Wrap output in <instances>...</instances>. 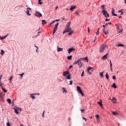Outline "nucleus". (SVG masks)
<instances>
[{"label": "nucleus", "mask_w": 126, "mask_h": 126, "mask_svg": "<svg viewBox=\"0 0 126 126\" xmlns=\"http://www.w3.org/2000/svg\"><path fill=\"white\" fill-rule=\"evenodd\" d=\"M98 104H99V105L100 106H101L102 107V106H103V104H102V100H100V101H98L97 102Z\"/></svg>", "instance_id": "25"}, {"label": "nucleus", "mask_w": 126, "mask_h": 126, "mask_svg": "<svg viewBox=\"0 0 126 126\" xmlns=\"http://www.w3.org/2000/svg\"><path fill=\"white\" fill-rule=\"evenodd\" d=\"M111 13H112V15H113L114 16H118V15L115 14V9H114L113 8H112Z\"/></svg>", "instance_id": "10"}, {"label": "nucleus", "mask_w": 126, "mask_h": 126, "mask_svg": "<svg viewBox=\"0 0 126 126\" xmlns=\"http://www.w3.org/2000/svg\"><path fill=\"white\" fill-rule=\"evenodd\" d=\"M7 102H8L9 104H11V100H10V99H8Z\"/></svg>", "instance_id": "32"}, {"label": "nucleus", "mask_w": 126, "mask_h": 126, "mask_svg": "<svg viewBox=\"0 0 126 126\" xmlns=\"http://www.w3.org/2000/svg\"><path fill=\"white\" fill-rule=\"evenodd\" d=\"M110 69H111V71H113V68H112V67H110Z\"/></svg>", "instance_id": "64"}, {"label": "nucleus", "mask_w": 126, "mask_h": 126, "mask_svg": "<svg viewBox=\"0 0 126 126\" xmlns=\"http://www.w3.org/2000/svg\"><path fill=\"white\" fill-rule=\"evenodd\" d=\"M108 24H109V25H112V23L109 22V23H108Z\"/></svg>", "instance_id": "62"}, {"label": "nucleus", "mask_w": 126, "mask_h": 126, "mask_svg": "<svg viewBox=\"0 0 126 126\" xmlns=\"http://www.w3.org/2000/svg\"><path fill=\"white\" fill-rule=\"evenodd\" d=\"M2 78V75H0V79Z\"/></svg>", "instance_id": "55"}, {"label": "nucleus", "mask_w": 126, "mask_h": 126, "mask_svg": "<svg viewBox=\"0 0 126 126\" xmlns=\"http://www.w3.org/2000/svg\"><path fill=\"white\" fill-rule=\"evenodd\" d=\"M105 49H106V45L103 44V45H101V46H100V49L99 52H100V53H102V52H104V50Z\"/></svg>", "instance_id": "4"}, {"label": "nucleus", "mask_w": 126, "mask_h": 126, "mask_svg": "<svg viewBox=\"0 0 126 126\" xmlns=\"http://www.w3.org/2000/svg\"><path fill=\"white\" fill-rule=\"evenodd\" d=\"M117 47H125V45L124 44H119Z\"/></svg>", "instance_id": "31"}, {"label": "nucleus", "mask_w": 126, "mask_h": 126, "mask_svg": "<svg viewBox=\"0 0 126 126\" xmlns=\"http://www.w3.org/2000/svg\"><path fill=\"white\" fill-rule=\"evenodd\" d=\"M6 37H7V34L5 36H3L1 38H0V40H3V39H5V38H6Z\"/></svg>", "instance_id": "29"}, {"label": "nucleus", "mask_w": 126, "mask_h": 126, "mask_svg": "<svg viewBox=\"0 0 126 126\" xmlns=\"http://www.w3.org/2000/svg\"><path fill=\"white\" fill-rule=\"evenodd\" d=\"M81 76L82 77H83V76H84V71H83L82 73V74H81Z\"/></svg>", "instance_id": "44"}, {"label": "nucleus", "mask_w": 126, "mask_h": 126, "mask_svg": "<svg viewBox=\"0 0 126 126\" xmlns=\"http://www.w3.org/2000/svg\"><path fill=\"white\" fill-rule=\"evenodd\" d=\"M96 35H99V32L97 31V32H96Z\"/></svg>", "instance_id": "54"}, {"label": "nucleus", "mask_w": 126, "mask_h": 126, "mask_svg": "<svg viewBox=\"0 0 126 126\" xmlns=\"http://www.w3.org/2000/svg\"><path fill=\"white\" fill-rule=\"evenodd\" d=\"M3 54H4V51L1 50V53H0V55H3Z\"/></svg>", "instance_id": "38"}, {"label": "nucleus", "mask_w": 126, "mask_h": 126, "mask_svg": "<svg viewBox=\"0 0 126 126\" xmlns=\"http://www.w3.org/2000/svg\"><path fill=\"white\" fill-rule=\"evenodd\" d=\"M35 16H37V17H42V14H41L40 12H36L35 13Z\"/></svg>", "instance_id": "9"}, {"label": "nucleus", "mask_w": 126, "mask_h": 126, "mask_svg": "<svg viewBox=\"0 0 126 126\" xmlns=\"http://www.w3.org/2000/svg\"><path fill=\"white\" fill-rule=\"evenodd\" d=\"M101 7L102 9V12L103 14V15L106 17V18H108L109 17L110 15L107 12V11L105 10V5H102L101 6Z\"/></svg>", "instance_id": "1"}, {"label": "nucleus", "mask_w": 126, "mask_h": 126, "mask_svg": "<svg viewBox=\"0 0 126 126\" xmlns=\"http://www.w3.org/2000/svg\"><path fill=\"white\" fill-rule=\"evenodd\" d=\"M108 56V54H106L105 55L103 56L102 57L103 60H107V56Z\"/></svg>", "instance_id": "18"}, {"label": "nucleus", "mask_w": 126, "mask_h": 126, "mask_svg": "<svg viewBox=\"0 0 126 126\" xmlns=\"http://www.w3.org/2000/svg\"><path fill=\"white\" fill-rule=\"evenodd\" d=\"M32 95H40V93L33 94Z\"/></svg>", "instance_id": "50"}, {"label": "nucleus", "mask_w": 126, "mask_h": 126, "mask_svg": "<svg viewBox=\"0 0 126 126\" xmlns=\"http://www.w3.org/2000/svg\"><path fill=\"white\" fill-rule=\"evenodd\" d=\"M105 76L106 77V79H109V75H108V72L106 73Z\"/></svg>", "instance_id": "35"}, {"label": "nucleus", "mask_w": 126, "mask_h": 126, "mask_svg": "<svg viewBox=\"0 0 126 126\" xmlns=\"http://www.w3.org/2000/svg\"><path fill=\"white\" fill-rule=\"evenodd\" d=\"M103 33H104L105 35H108L109 34V32H108L105 31V28L103 30Z\"/></svg>", "instance_id": "19"}, {"label": "nucleus", "mask_w": 126, "mask_h": 126, "mask_svg": "<svg viewBox=\"0 0 126 126\" xmlns=\"http://www.w3.org/2000/svg\"><path fill=\"white\" fill-rule=\"evenodd\" d=\"M58 6L56 7V8H55L56 10H57V9H58Z\"/></svg>", "instance_id": "63"}, {"label": "nucleus", "mask_w": 126, "mask_h": 126, "mask_svg": "<svg viewBox=\"0 0 126 126\" xmlns=\"http://www.w3.org/2000/svg\"><path fill=\"white\" fill-rule=\"evenodd\" d=\"M110 67H112L113 64H112V62L111 61V60L110 61Z\"/></svg>", "instance_id": "43"}, {"label": "nucleus", "mask_w": 126, "mask_h": 126, "mask_svg": "<svg viewBox=\"0 0 126 126\" xmlns=\"http://www.w3.org/2000/svg\"><path fill=\"white\" fill-rule=\"evenodd\" d=\"M39 2V4H42V2H41V1H38Z\"/></svg>", "instance_id": "58"}, {"label": "nucleus", "mask_w": 126, "mask_h": 126, "mask_svg": "<svg viewBox=\"0 0 126 126\" xmlns=\"http://www.w3.org/2000/svg\"><path fill=\"white\" fill-rule=\"evenodd\" d=\"M19 75L21 76V77H22V76H23L24 75V73H22L21 74H19Z\"/></svg>", "instance_id": "45"}, {"label": "nucleus", "mask_w": 126, "mask_h": 126, "mask_svg": "<svg viewBox=\"0 0 126 126\" xmlns=\"http://www.w3.org/2000/svg\"><path fill=\"white\" fill-rule=\"evenodd\" d=\"M42 21V25H45L47 22H46V21L45 20H43L41 21Z\"/></svg>", "instance_id": "22"}, {"label": "nucleus", "mask_w": 126, "mask_h": 126, "mask_svg": "<svg viewBox=\"0 0 126 126\" xmlns=\"http://www.w3.org/2000/svg\"><path fill=\"white\" fill-rule=\"evenodd\" d=\"M103 73H104V71L103 72L99 73V74L101 77H103V76H104Z\"/></svg>", "instance_id": "27"}, {"label": "nucleus", "mask_w": 126, "mask_h": 126, "mask_svg": "<svg viewBox=\"0 0 126 126\" xmlns=\"http://www.w3.org/2000/svg\"><path fill=\"white\" fill-rule=\"evenodd\" d=\"M35 48H37L36 50V52L37 53H38V49H39V48H38V47H37V46H35Z\"/></svg>", "instance_id": "48"}, {"label": "nucleus", "mask_w": 126, "mask_h": 126, "mask_svg": "<svg viewBox=\"0 0 126 126\" xmlns=\"http://www.w3.org/2000/svg\"><path fill=\"white\" fill-rule=\"evenodd\" d=\"M66 79H71L70 78V75H68L67 76H66Z\"/></svg>", "instance_id": "33"}, {"label": "nucleus", "mask_w": 126, "mask_h": 126, "mask_svg": "<svg viewBox=\"0 0 126 126\" xmlns=\"http://www.w3.org/2000/svg\"><path fill=\"white\" fill-rule=\"evenodd\" d=\"M29 11H31V8H29V7H28L27 8V12H26V13H27V14H28V15H31V14H30L29 13Z\"/></svg>", "instance_id": "8"}, {"label": "nucleus", "mask_w": 126, "mask_h": 126, "mask_svg": "<svg viewBox=\"0 0 126 126\" xmlns=\"http://www.w3.org/2000/svg\"><path fill=\"white\" fill-rule=\"evenodd\" d=\"M0 87H2V83L0 82Z\"/></svg>", "instance_id": "49"}, {"label": "nucleus", "mask_w": 126, "mask_h": 126, "mask_svg": "<svg viewBox=\"0 0 126 126\" xmlns=\"http://www.w3.org/2000/svg\"><path fill=\"white\" fill-rule=\"evenodd\" d=\"M118 12H121V15H123V14L124 13V9H121L120 10L118 11Z\"/></svg>", "instance_id": "23"}, {"label": "nucleus", "mask_w": 126, "mask_h": 126, "mask_svg": "<svg viewBox=\"0 0 126 126\" xmlns=\"http://www.w3.org/2000/svg\"><path fill=\"white\" fill-rule=\"evenodd\" d=\"M95 118H96V120H97V122H99V115H95Z\"/></svg>", "instance_id": "30"}, {"label": "nucleus", "mask_w": 126, "mask_h": 126, "mask_svg": "<svg viewBox=\"0 0 126 126\" xmlns=\"http://www.w3.org/2000/svg\"><path fill=\"white\" fill-rule=\"evenodd\" d=\"M73 51H75V49H74L73 48H69L68 50V53L70 54V53H71V52H73Z\"/></svg>", "instance_id": "11"}, {"label": "nucleus", "mask_w": 126, "mask_h": 126, "mask_svg": "<svg viewBox=\"0 0 126 126\" xmlns=\"http://www.w3.org/2000/svg\"><path fill=\"white\" fill-rule=\"evenodd\" d=\"M75 8H76V6H71V7L70 8V9L69 10H71V11H73V10H74V9H75Z\"/></svg>", "instance_id": "14"}, {"label": "nucleus", "mask_w": 126, "mask_h": 126, "mask_svg": "<svg viewBox=\"0 0 126 126\" xmlns=\"http://www.w3.org/2000/svg\"><path fill=\"white\" fill-rule=\"evenodd\" d=\"M62 89L63 90V93H67V91H66V89L64 88H62Z\"/></svg>", "instance_id": "21"}, {"label": "nucleus", "mask_w": 126, "mask_h": 126, "mask_svg": "<svg viewBox=\"0 0 126 126\" xmlns=\"http://www.w3.org/2000/svg\"><path fill=\"white\" fill-rule=\"evenodd\" d=\"M113 115H114V116H116L117 115V112H115V111H113L112 112Z\"/></svg>", "instance_id": "40"}, {"label": "nucleus", "mask_w": 126, "mask_h": 126, "mask_svg": "<svg viewBox=\"0 0 126 126\" xmlns=\"http://www.w3.org/2000/svg\"><path fill=\"white\" fill-rule=\"evenodd\" d=\"M111 101H113V103H116L117 99H116L115 97H113L112 99H111Z\"/></svg>", "instance_id": "15"}, {"label": "nucleus", "mask_w": 126, "mask_h": 126, "mask_svg": "<svg viewBox=\"0 0 126 126\" xmlns=\"http://www.w3.org/2000/svg\"><path fill=\"white\" fill-rule=\"evenodd\" d=\"M67 60H72V56H69L67 57Z\"/></svg>", "instance_id": "26"}, {"label": "nucleus", "mask_w": 126, "mask_h": 126, "mask_svg": "<svg viewBox=\"0 0 126 126\" xmlns=\"http://www.w3.org/2000/svg\"><path fill=\"white\" fill-rule=\"evenodd\" d=\"M72 65H70V66H69V69L72 68Z\"/></svg>", "instance_id": "61"}, {"label": "nucleus", "mask_w": 126, "mask_h": 126, "mask_svg": "<svg viewBox=\"0 0 126 126\" xmlns=\"http://www.w3.org/2000/svg\"><path fill=\"white\" fill-rule=\"evenodd\" d=\"M58 26H59V23H57L55 25V27L54 28L53 34H55L56 33V32H57V30H58Z\"/></svg>", "instance_id": "6"}, {"label": "nucleus", "mask_w": 126, "mask_h": 126, "mask_svg": "<svg viewBox=\"0 0 126 126\" xmlns=\"http://www.w3.org/2000/svg\"><path fill=\"white\" fill-rule=\"evenodd\" d=\"M1 89L2 90H3V92H4V93H6V92H7V91L4 88H3V87H1Z\"/></svg>", "instance_id": "24"}, {"label": "nucleus", "mask_w": 126, "mask_h": 126, "mask_svg": "<svg viewBox=\"0 0 126 126\" xmlns=\"http://www.w3.org/2000/svg\"><path fill=\"white\" fill-rule=\"evenodd\" d=\"M74 13H75V14H77V15H79V14L78 12H75Z\"/></svg>", "instance_id": "51"}, {"label": "nucleus", "mask_w": 126, "mask_h": 126, "mask_svg": "<svg viewBox=\"0 0 126 126\" xmlns=\"http://www.w3.org/2000/svg\"><path fill=\"white\" fill-rule=\"evenodd\" d=\"M113 79H114V80H115V79H117V78H116V76L114 75L112 77Z\"/></svg>", "instance_id": "42"}, {"label": "nucleus", "mask_w": 126, "mask_h": 126, "mask_svg": "<svg viewBox=\"0 0 126 126\" xmlns=\"http://www.w3.org/2000/svg\"><path fill=\"white\" fill-rule=\"evenodd\" d=\"M68 73H69V72H68L67 71H64L63 72V76H66V75H67V74H68Z\"/></svg>", "instance_id": "13"}, {"label": "nucleus", "mask_w": 126, "mask_h": 126, "mask_svg": "<svg viewBox=\"0 0 126 126\" xmlns=\"http://www.w3.org/2000/svg\"><path fill=\"white\" fill-rule=\"evenodd\" d=\"M88 32H90V28L89 27L88 28Z\"/></svg>", "instance_id": "53"}, {"label": "nucleus", "mask_w": 126, "mask_h": 126, "mask_svg": "<svg viewBox=\"0 0 126 126\" xmlns=\"http://www.w3.org/2000/svg\"><path fill=\"white\" fill-rule=\"evenodd\" d=\"M66 27H70V22H69V23H68V24L66 25Z\"/></svg>", "instance_id": "41"}, {"label": "nucleus", "mask_w": 126, "mask_h": 126, "mask_svg": "<svg viewBox=\"0 0 126 126\" xmlns=\"http://www.w3.org/2000/svg\"><path fill=\"white\" fill-rule=\"evenodd\" d=\"M81 112H82V113H83V112H84V109H81Z\"/></svg>", "instance_id": "57"}, {"label": "nucleus", "mask_w": 126, "mask_h": 126, "mask_svg": "<svg viewBox=\"0 0 126 126\" xmlns=\"http://www.w3.org/2000/svg\"><path fill=\"white\" fill-rule=\"evenodd\" d=\"M31 97L32 99H35V96L33 95L32 94H31Z\"/></svg>", "instance_id": "37"}, {"label": "nucleus", "mask_w": 126, "mask_h": 126, "mask_svg": "<svg viewBox=\"0 0 126 126\" xmlns=\"http://www.w3.org/2000/svg\"><path fill=\"white\" fill-rule=\"evenodd\" d=\"M63 51V48H60V47H57V52H62Z\"/></svg>", "instance_id": "16"}, {"label": "nucleus", "mask_w": 126, "mask_h": 126, "mask_svg": "<svg viewBox=\"0 0 126 126\" xmlns=\"http://www.w3.org/2000/svg\"><path fill=\"white\" fill-rule=\"evenodd\" d=\"M54 21H55V22H56V21L57 22H58L60 21V19H57V20H54Z\"/></svg>", "instance_id": "52"}, {"label": "nucleus", "mask_w": 126, "mask_h": 126, "mask_svg": "<svg viewBox=\"0 0 126 126\" xmlns=\"http://www.w3.org/2000/svg\"><path fill=\"white\" fill-rule=\"evenodd\" d=\"M54 23H56V21H53L49 25L48 27H51L52 26V24H54Z\"/></svg>", "instance_id": "20"}, {"label": "nucleus", "mask_w": 126, "mask_h": 126, "mask_svg": "<svg viewBox=\"0 0 126 126\" xmlns=\"http://www.w3.org/2000/svg\"><path fill=\"white\" fill-rule=\"evenodd\" d=\"M77 91L81 94L82 96H84V94H83V92H82V90L80 88V87L77 86Z\"/></svg>", "instance_id": "3"}, {"label": "nucleus", "mask_w": 126, "mask_h": 126, "mask_svg": "<svg viewBox=\"0 0 126 126\" xmlns=\"http://www.w3.org/2000/svg\"><path fill=\"white\" fill-rule=\"evenodd\" d=\"M83 120H85V122H86L87 120H86V119H85V118L83 117Z\"/></svg>", "instance_id": "60"}, {"label": "nucleus", "mask_w": 126, "mask_h": 126, "mask_svg": "<svg viewBox=\"0 0 126 126\" xmlns=\"http://www.w3.org/2000/svg\"><path fill=\"white\" fill-rule=\"evenodd\" d=\"M111 87H113L114 88H117V86H116V84L115 83L113 84Z\"/></svg>", "instance_id": "28"}, {"label": "nucleus", "mask_w": 126, "mask_h": 126, "mask_svg": "<svg viewBox=\"0 0 126 126\" xmlns=\"http://www.w3.org/2000/svg\"><path fill=\"white\" fill-rule=\"evenodd\" d=\"M12 76H11L9 79V80L10 81V83H12Z\"/></svg>", "instance_id": "39"}, {"label": "nucleus", "mask_w": 126, "mask_h": 126, "mask_svg": "<svg viewBox=\"0 0 126 126\" xmlns=\"http://www.w3.org/2000/svg\"><path fill=\"white\" fill-rule=\"evenodd\" d=\"M118 33H121V32H123V29H121V30H120V29L118 28Z\"/></svg>", "instance_id": "34"}, {"label": "nucleus", "mask_w": 126, "mask_h": 126, "mask_svg": "<svg viewBox=\"0 0 126 126\" xmlns=\"http://www.w3.org/2000/svg\"><path fill=\"white\" fill-rule=\"evenodd\" d=\"M109 20H110V19H105V21H109Z\"/></svg>", "instance_id": "59"}, {"label": "nucleus", "mask_w": 126, "mask_h": 126, "mask_svg": "<svg viewBox=\"0 0 126 126\" xmlns=\"http://www.w3.org/2000/svg\"><path fill=\"white\" fill-rule=\"evenodd\" d=\"M87 71L90 74H92V71H93L92 67H89V68H88Z\"/></svg>", "instance_id": "7"}, {"label": "nucleus", "mask_w": 126, "mask_h": 126, "mask_svg": "<svg viewBox=\"0 0 126 126\" xmlns=\"http://www.w3.org/2000/svg\"><path fill=\"white\" fill-rule=\"evenodd\" d=\"M69 33L68 34V35H71L72 34V33H73V31H71L70 32H69Z\"/></svg>", "instance_id": "36"}, {"label": "nucleus", "mask_w": 126, "mask_h": 126, "mask_svg": "<svg viewBox=\"0 0 126 126\" xmlns=\"http://www.w3.org/2000/svg\"><path fill=\"white\" fill-rule=\"evenodd\" d=\"M69 82H70V84L69 85H72V81H70Z\"/></svg>", "instance_id": "46"}, {"label": "nucleus", "mask_w": 126, "mask_h": 126, "mask_svg": "<svg viewBox=\"0 0 126 126\" xmlns=\"http://www.w3.org/2000/svg\"><path fill=\"white\" fill-rule=\"evenodd\" d=\"M45 113V111H43V114H42V117L43 118H44V114Z\"/></svg>", "instance_id": "56"}, {"label": "nucleus", "mask_w": 126, "mask_h": 126, "mask_svg": "<svg viewBox=\"0 0 126 126\" xmlns=\"http://www.w3.org/2000/svg\"><path fill=\"white\" fill-rule=\"evenodd\" d=\"M6 126H10V124H9V123H6Z\"/></svg>", "instance_id": "47"}, {"label": "nucleus", "mask_w": 126, "mask_h": 126, "mask_svg": "<svg viewBox=\"0 0 126 126\" xmlns=\"http://www.w3.org/2000/svg\"><path fill=\"white\" fill-rule=\"evenodd\" d=\"M15 110V113H16V114H19V108L16 107L14 108Z\"/></svg>", "instance_id": "12"}, {"label": "nucleus", "mask_w": 126, "mask_h": 126, "mask_svg": "<svg viewBox=\"0 0 126 126\" xmlns=\"http://www.w3.org/2000/svg\"><path fill=\"white\" fill-rule=\"evenodd\" d=\"M81 60H83V61H86V62H87V63H88V58H87V57L81 58Z\"/></svg>", "instance_id": "17"}, {"label": "nucleus", "mask_w": 126, "mask_h": 126, "mask_svg": "<svg viewBox=\"0 0 126 126\" xmlns=\"http://www.w3.org/2000/svg\"><path fill=\"white\" fill-rule=\"evenodd\" d=\"M73 64H78L79 68L82 67V63H81V59H79L77 61L75 62Z\"/></svg>", "instance_id": "2"}, {"label": "nucleus", "mask_w": 126, "mask_h": 126, "mask_svg": "<svg viewBox=\"0 0 126 126\" xmlns=\"http://www.w3.org/2000/svg\"><path fill=\"white\" fill-rule=\"evenodd\" d=\"M70 31H72L70 27H66V30L64 31L63 34L66 33V32H70Z\"/></svg>", "instance_id": "5"}]
</instances>
